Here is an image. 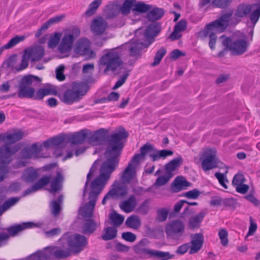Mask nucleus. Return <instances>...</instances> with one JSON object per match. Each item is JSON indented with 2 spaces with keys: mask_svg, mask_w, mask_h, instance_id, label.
Wrapping results in <instances>:
<instances>
[{
  "mask_svg": "<svg viewBox=\"0 0 260 260\" xmlns=\"http://www.w3.org/2000/svg\"><path fill=\"white\" fill-rule=\"evenodd\" d=\"M128 136V133L123 128L112 134L109 138L108 146L105 154L107 159L101 166L100 175L91 183L89 202L79 209V213L83 217L90 218L92 216L99 194L118 165V157L123 147L122 140L126 139Z\"/></svg>",
  "mask_w": 260,
  "mask_h": 260,
  "instance_id": "nucleus-1",
  "label": "nucleus"
},
{
  "mask_svg": "<svg viewBox=\"0 0 260 260\" xmlns=\"http://www.w3.org/2000/svg\"><path fill=\"white\" fill-rule=\"evenodd\" d=\"M23 136L22 131H16L6 134L3 137V141L7 143L0 147V182L4 180L9 173L8 166L12 160V156L19 149L18 146L10 144L21 140Z\"/></svg>",
  "mask_w": 260,
  "mask_h": 260,
  "instance_id": "nucleus-2",
  "label": "nucleus"
},
{
  "mask_svg": "<svg viewBox=\"0 0 260 260\" xmlns=\"http://www.w3.org/2000/svg\"><path fill=\"white\" fill-rule=\"evenodd\" d=\"M249 14L250 20L253 25H255L260 17V4L250 5L242 3L239 4L236 9L232 21L238 24L243 18Z\"/></svg>",
  "mask_w": 260,
  "mask_h": 260,
  "instance_id": "nucleus-3",
  "label": "nucleus"
},
{
  "mask_svg": "<svg viewBox=\"0 0 260 260\" xmlns=\"http://www.w3.org/2000/svg\"><path fill=\"white\" fill-rule=\"evenodd\" d=\"M121 52L119 49H113L106 51L99 60V66L104 68V72H115L123 63L121 58Z\"/></svg>",
  "mask_w": 260,
  "mask_h": 260,
  "instance_id": "nucleus-4",
  "label": "nucleus"
},
{
  "mask_svg": "<svg viewBox=\"0 0 260 260\" xmlns=\"http://www.w3.org/2000/svg\"><path fill=\"white\" fill-rule=\"evenodd\" d=\"M71 251L68 247L48 246L34 253L37 260H54L66 258L71 255Z\"/></svg>",
  "mask_w": 260,
  "mask_h": 260,
  "instance_id": "nucleus-5",
  "label": "nucleus"
},
{
  "mask_svg": "<svg viewBox=\"0 0 260 260\" xmlns=\"http://www.w3.org/2000/svg\"><path fill=\"white\" fill-rule=\"evenodd\" d=\"M87 86L84 83H74L72 88L59 94L60 100L64 103L71 105L80 101L87 91Z\"/></svg>",
  "mask_w": 260,
  "mask_h": 260,
  "instance_id": "nucleus-6",
  "label": "nucleus"
},
{
  "mask_svg": "<svg viewBox=\"0 0 260 260\" xmlns=\"http://www.w3.org/2000/svg\"><path fill=\"white\" fill-rule=\"evenodd\" d=\"M222 44L229 49L234 55H240L245 53L248 50L249 43L245 36L241 38L232 40L230 37L222 36L220 37Z\"/></svg>",
  "mask_w": 260,
  "mask_h": 260,
  "instance_id": "nucleus-7",
  "label": "nucleus"
},
{
  "mask_svg": "<svg viewBox=\"0 0 260 260\" xmlns=\"http://www.w3.org/2000/svg\"><path fill=\"white\" fill-rule=\"evenodd\" d=\"M59 241L66 243L71 251L78 253L83 250L88 245L87 239L79 234L67 233L62 236Z\"/></svg>",
  "mask_w": 260,
  "mask_h": 260,
  "instance_id": "nucleus-8",
  "label": "nucleus"
},
{
  "mask_svg": "<svg viewBox=\"0 0 260 260\" xmlns=\"http://www.w3.org/2000/svg\"><path fill=\"white\" fill-rule=\"evenodd\" d=\"M38 79V77L30 75L23 77L19 83L18 96L21 99H32L36 90L31 86L33 82Z\"/></svg>",
  "mask_w": 260,
  "mask_h": 260,
  "instance_id": "nucleus-9",
  "label": "nucleus"
},
{
  "mask_svg": "<svg viewBox=\"0 0 260 260\" xmlns=\"http://www.w3.org/2000/svg\"><path fill=\"white\" fill-rule=\"evenodd\" d=\"M190 244L189 243H184L179 246L176 250V253L183 254L190 248L189 253L192 254L198 252L202 247L204 243V236L202 233L191 234L190 236Z\"/></svg>",
  "mask_w": 260,
  "mask_h": 260,
  "instance_id": "nucleus-10",
  "label": "nucleus"
},
{
  "mask_svg": "<svg viewBox=\"0 0 260 260\" xmlns=\"http://www.w3.org/2000/svg\"><path fill=\"white\" fill-rule=\"evenodd\" d=\"M80 34L78 28H74L70 31L66 32L62 37L58 50L61 53H66L72 50L73 43L76 38Z\"/></svg>",
  "mask_w": 260,
  "mask_h": 260,
  "instance_id": "nucleus-11",
  "label": "nucleus"
},
{
  "mask_svg": "<svg viewBox=\"0 0 260 260\" xmlns=\"http://www.w3.org/2000/svg\"><path fill=\"white\" fill-rule=\"evenodd\" d=\"M161 26L158 23H152L147 26L144 31L142 29L136 31V35H142L141 40L145 43V47L147 48L153 41L154 37H156L160 31Z\"/></svg>",
  "mask_w": 260,
  "mask_h": 260,
  "instance_id": "nucleus-12",
  "label": "nucleus"
},
{
  "mask_svg": "<svg viewBox=\"0 0 260 260\" xmlns=\"http://www.w3.org/2000/svg\"><path fill=\"white\" fill-rule=\"evenodd\" d=\"M165 232L169 238L178 240L184 233V225L183 222L179 220L172 221L166 225Z\"/></svg>",
  "mask_w": 260,
  "mask_h": 260,
  "instance_id": "nucleus-13",
  "label": "nucleus"
},
{
  "mask_svg": "<svg viewBox=\"0 0 260 260\" xmlns=\"http://www.w3.org/2000/svg\"><path fill=\"white\" fill-rule=\"evenodd\" d=\"M216 151L214 149H209L205 151L200 158L202 161V168L204 171L215 168L217 166V159L216 156Z\"/></svg>",
  "mask_w": 260,
  "mask_h": 260,
  "instance_id": "nucleus-14",
  "label": "nucleus"
},
{
  "mask_svg": "<svg viewBox=\"0 0 260 260\" xmlns=\"http://www.w3.org/2000/svg\"><path fill=\"white\" fill-rule=\"evenodd\" d=\"M233 15L232 11L222 13L218 19L211 22L210 26L213 25V26L218 28L219 31L223 32L230 24L236 25L238 24L233 22Z\"/></svg>",
  "mask_w": 260,
  "mask_h": 260,
  "instance_id": "nucleus-15",
  "label": "nucleus"
},
{
  "mask_svg": "<svg viewBox=\"0 0 260 260\" xmlns=\"http://www.w3.org/2000/svg\"><path fill=\"white\" fill-rule=\"evenodd\" d=\"M220 32L219 30L213 26V25L210 26L209 23L207 24L203 30L198 33V37L202 39L209 37L210 38L209 43V47L212 50H214L217 40L216 34Z\"/></svg>",
  "mask_w": 260,
  "mask_h": 260,
  "instance_id": "nucleus-16",
  "label": "nucleus"
},
{
  "mask_svg": "<svg viewBox=\"0 0 260 260\" xmlns=\"http://www.w3.org/2000/svg\"><path fill=\"white\" fill-rule=\"evenodd\" d=\"M108 27V22L102 17H98L93 19L90 24V30L95 35L103 34Z\"/></svg>",
  "mask_w": 260,
  "mask_h": 260,
  "instance_id": "nucleus-17",
  "label": "nucleus"
},
{
  "mask_svg": "<svg viewBox=\"0 0 260 260\" xmlns=\"http://www.w3.org/2000/svg\"><path fill=\"white\" fill-rule=\"evenodd\" d=\"M145 43L141 40H133L124 45L126 49H127L129 54L131 56H137L140 55V52L143 48L145 47Z\"/></svg>",
  "mask_w": 260,
  "mask_h": 260,
  "instance_id": "nucleus-18",
  "label": "nucleus"
},
{
  "mask_svg": "<svg viewBox=\"0 0 260 260\" xmlns=\"http://www.w3.org/2000/svg\"><path fill=\"white\" fill-rule=\"evenodd\" d=\"M245 181L246 179L243 174L238 173L235 175L232 180V184L237 192L244 194L248 191L249 186L244 184Z\"/></svg>",
  "mask_w": 260,
  "mask_h": 260,
  "instance_id": "nucleus-19",
  "label": "nucleus"
},
{
  "mask_svg": "<svg viewBox=\"0 0 260 260\" xmlns=\"http://www.w3.org/2000/svg\"><path fill=\"white\" fill-rule=\"evenodd\" d=\"M51 176H43L35 184L25 190L23 196H25L42 189L44 186L48 185L50 181Z\"/></svg>",
  "mask_w": 260,
  "mask_h": 260,
  "instance_id": "nucleus-20",
  "label": "nucleus"
},
{
  "mask_svg": "<svg viewBox=\"0 0 260 260\" xmlns=\"http://www.w3.org/2000/svg\"><path fill=\"white\" fill-rule=\"evenodd\" d=\"M108 131L105 128H100L95 131L88 138V142L93 146L101 145L105 141Z\"/></svg>",
  "mask_w": 260,
  "mask_h": 260,
  "instance_id": "nucleus-21",
  "label": "nucleus"
},
{
  "mask_svg": "<svg viewBox=\"0 0 260 260\" xmlns=\"http://www.w3.org/2000/svg\"><path fill=\"white\" fill-rule=\"evenodd\" d=\"M51 178H52L51 176ZM64 176L59 171L57 172L56 176L52 179H50V188L49 190L51 193H56L61 190L64 181Z\"/></svg>",
  "mask_w": 260,
  "mask_h": 260,
  "instance_id": "nucleus-22",
  "label": "nucleus"
},
{
  "mask_svg": "<svg viewBox=\"0 0 260 260\" xmlns=\"http://www.w3.org/2000/svg\"><path fill=\"white\" fill-rule=\"evenodd\" d=\"M109 191L112 192V198L123 197L127 194L128 188L124 182H115Z\"/></svg>",
  "mask_w": 260,
  "mask_h": 260,
  "instance_id": "nucleus-23",
  "label": "nucleus"
},
{
  "mask_svg": "<svg viewBox=\"0 0 260 260\" xmlns=\"http://www.w3.org/2000/svg\"><path fill=\"white\" fill-rule=\"evenodd\" d=\"M25 52L32 61H37L40 60L44 56L45 50L42 47L38 46L26 49Z\"/></svg>",
  "mask_w": 260,
  "mask_h": 260,
  "instance_id": "nucleus-24",
  "label": "nucleus"
},
{
  "mask_svg": "<svg viewBox=\"0 0 260 260\" xmlns=\"http://www.w3.org/2000/svg\"><path fill=\"white\" fill-rule=\"evenodd\" d=\"M57 91L55 87L48 86L40 88L35 92L32 99L36 100H42L45 96L48 95H57Z\"/></svg>",
  "mask_w": 260,
  "mask_h": 260,
  "instance_id": "nucleus-25",
  "label": "nucleus"
},
{
  "mask_svg": "<svg viewBox=\"0 0 260 260\" xmlns=\"http://www.w3.org/2000/svg\"><path fill=\"white\" fill-rule=\"evenodd\" d=\"M35 226L33 222H24L21 224H16L7 228L6 230L9 233L10 236H15L19 232L28 228H31Z\"/></svg>",
  "mask_w": 260,
  "mask_h": 260,
  "instance_id": "nucleus-26",
  "label": "nucleus"
},
{
  "mask_svg": "<svg viewBox=\"0 0 260 260\" xmlns=\"http://www.w3.org/2000/svg\"><path fill=\"white\" fill-rule=\"evenodd\" d=\"M119 12V4L117 1L108 5L105 10L106 17L109 19L116 17Z\"/></svg>",
  "mask_w": 260,
  "mask_h": 260,
  "instance_id": "nucleus-27",
  "label": "nucleus"
},
{
  "mask_svg": "<svg viewBox=\"0 0 260 260\" xmlns=\"http://www.w3.org/2000/svg\"><path fill=\"white\" fill-rule=\"evenodd\" d=\"M136 206V200L134 196H130L128 199L121 202L119 207L126 213L132 212Z\"/></svg>",
  "mask_w": 260,
  "mask_h": 260,
  "instance_id": "nucleus-28",
  "label": "nucleus"
},
{
  "mask_svg": "<svg viewBox=\"0 0 260 260\" xmlns=\"http://www.w3.org/2000/svg\"><path fill=\"white\" fill-rule=\"evenodd\" d=\"M41 151V146H39L37 144H33L30 148L24 149L22 150V155L26 158L37 157Z\"/></svg>",
  "mask_w": 260,
  "mask_h": 260,
  "instance_id": "nucleus-29",
  "label": "nucleus"
},
{
  "mask_svg": "<svg viewBox=\"0 0 260 260\" xmlns=\"http://www.w3.org/2000/svg\"><path fill=\"white\" fill-rule=\"evenodd\" d=\"M182 158L180 156L175 158L165 165L166 174L169 177H172L174 174L173 172L180 165L182 162Z\"/></svg>",
  "mask_w": 260,
  "mask_h": 260,
  "instance_id": "nucleus-30",
  "label": "nucleus"
},
{
  "mask_svg": "<svg viewBox=\"0 0 260 260\" xmlns=\"http://www.w3.org/2000/svg\"><path fill=\"white\" fill-rule=\"evenodd\" d=\"M98 226V224L93 220L85 219L82 226V232L84 234H91L96 230Z\"/></svg>",
  "mask_w": 260,
  "mask_h": 260,
  "instance_id": "nucleus-31",
  "label": "nucleus"
},
{
  "mask_svg": "<svg viewBox=\"0 0 260 260\" xmlns=\"http://www.w3.org/2000/svg\"><path fill=\"white\" fill-rule=\"evenodd\" d=\"M206 213L202 211L196 215L191 217L188 220V225L189 229H193L200 226V223L203 220Z\"/></svg>",
  "mask_w": 260,
  "mask_h": 260,
  "instance_id": "nucleus-32",
  "label": "nucleus"
},
{
  "mask_svg": "<svg viewBox=\"0 0 260 260\" xmlns=\"http://www.w3.org/2000/svg\"><path fill=\"white\" fill-rule=\"evenodd\" d=\"M136 170L135 167H133L131 164H128L127 167L123 171L121 177V179L124 183L130 182L135 175Z\"/></svg>",
  "mask_w": 260,
  "mask_h": 260,
  "instance_id": "nucleus-33",
  "label": "nucleus"
},
{
  "mask_svg": "<svg viewBox=\"0 0 260 260\" xmlns=\"http://www.w3.org/2000/svg\"><path fill=\"white\" fill-rule=\"evenodd\" d=\"M151 8V6L146 4L143 2H138L134 3L133 13L134 15L142 14L147 12Z\"/></svg>",
  "mask_w": 260,
  "mask_h": 260,
  "instance_id": "nucleus-34",
  "label": "nucleus"
},
{
  "mask_svg": "<svg viewBox=\"0 0 260 260\" xmlns=\"http://www.w3.org/2000/svg\"><path fill=\"white\" fill-rule=\"evenodd\" d=\"M165 14V11L162 8H155L147 13V18L150 21H154L161 18Z\"/></svg>",
  "mask_w": 260,
  "mask_h": 260,
  "instance_id": "nucleus-35",
  "label": "nucleus"
},
{
  "mask_svg": "<svg viewBox=\"0 0 260 260\" xmlns=\"http://www.w3.org/2000/svg\"><path fill=\"white\" fill-rule=\"evenodd\" d=\"M38 177V173L36 170L31 168L25 170L22 175L23 179L27 183H32L36 181Z\"/></svg>",
  "mask_w": 260,
  "mask_h": 260,
  "instance_id": "nucleus-36",
  "label": "nucleus"
},
{
  "mask_svg": "<svg viewBox=\"0 0 260 260\" xmlns=\"http://www.w3.org/2000/svg\"><path fill=\"white\" fill-rule=\"evenodd\" d=\"M90 41L86 38H83L79 40L77 43L76 47L75 49V52L80 55L86 51V50L89 47Z\"/></svg>",
  "mask_w": 260,
  "mask_h": 260,
  "instance_id": "nucleus-37",
  "label": "nucleus"
},
{
  "mask_svg": "<svg viewBox=\"0 0 260 260\" xmlns=\"http://www.w3.org/2000/svg\"><path fill=\"white\" fill-rule=\"evenodd\" d=\"M87 138V133L85 130L72 136L70 138V142L73 144H79L83 143Z\"/></svg>",
  "mask_w": 260,
  "mask_h": 260,
  "instance_id": "nucleus-38",
  "label": "nucleus"
},
{
  "mask_svg": "<svg viewBox=\"0 0 260 260\" xmlns=\"http://www.w3.org/2000/svg\"><path fill=\"white\" fill-rule=\"evenodd\" d=\"M124 217L116 213L113 212L109 216V224L113 225L114 227H119L120 226L124 221Z\"/></svg>",
  "mask_w": 260,
  "mask_h": 260,
  "instance_id": "nucleus-39",
  "label": "nucleus"
},
{
  "mask_svg": "<svg viewBox=\"0 0 260 260\" xmlns=\"http://www.w3.org/2000/svg\"><path fill=\"white\" fill-rule=\"evenodd\" d=\"M117 235V230L114 226H108L104 230V234L102 238L104 240L108 241L115 238Z\"/></svg>",
  "mask_w": 260,
  "mask_h": 260,
  "instance_id": "nucleus-40",
  "label": "nucleus"
},
{
  "mask_svg": "<svg viewBox=\"0 0 260 260\" xmlns=\"http://www.w3.org/2000/svg\"><path fill=\"white\" fill-rule=\"evenodd\" d=\"M136 3V0H125L123 4L119 5V11L123 15H126L130 13L131 10L133 11L134 3Z\"/></svg>",
  "mask_w": 260,
  "mask_h": 260,
  "instance_id": "nucleus-41",
  "label": "nucleus"
},
{
  "mask_svg": "<svg viewBox=\"0 0 260 260\" xmlns=\"http://www.w3.org/2000/svg\"><path fill=\"white\" fill-rule=\"evenodd\" d=\"M125 225L130 228L137 230L141 225V220L137 216L132 215L128 217L125 222Z\"/></svg>",
  "mask_w": 260,
  "mask_h": 260,
  "instance_id": "nucleus-42",
  "label": "nucleus"
},
{
  "mask_svg": "<svg viewBox=\"0 0 260 260\" xmlns=\"http://www.w3.org/2000/svg\"><path fill=\"white\" fill-rule=\"evenodd\" d=\"M191 183L186 181L183 177H177L174 181V187L175 191H178L183 187L190 186Z\"/></svg>",
  "mask_w": 260,
  "mask_h": 260,
  "instance_id": "nucleus-43",
  "label": "nucleus"
},
{
  "mask_svg": "<svg viewBox=\"0 0 260 260\" xmlns=\"http://www.w3.org/2000/svg\"><path fill=\"white\" fill-rule=\"evenodd\" d=\"M102 4V0H94L91 3L85 12L86 17H90L95 13L96 11Z\"/></svg>",
  "mask_w": 260,
  "mask_h": 260,
  "instance_id": "nucleus-44",
  "label": "nucleus"
},
{
  "mask_svg": "<svg viewBox=\"0 0 260 260\" xmlns=\"http://www.w3.org/2000/svg\"><path fill=\"white\" fill-rule=\"evenodd\" d=\"M233 0H212L211 5L214 8L225 9L232 3Z\"/></svg>",
  "mask_w": 260,
  "mask_h": 260,
  "instance_id": "nucleus-45",
  "label": "nucleus"
},
{
  "mask_svg": "<svg viewBox=\"0 0 260 260\" xmlns=\"http://www.w3.org/2000/svg\"><path fill=\"white\" fill-rule=\"evenodd\" d=\"M167 53V50L162 47L160 48L156 53L154 57V61L151 63V66L155 67L159 64L162 57L165 55Z\"/></svg>",
  "mask_w": 260,
  "mask_h": 260,
  "instance_id": "nucleus-46",
  "label": "nucleus"
},
{
  "mask_svg": "<svg viewBox=\"0 0 260 260\" xmlns=\"http://www.w3.org/2000/svg\"><path fill=\"white\" fill-rule=\"evenodd\" d=\"M218 235L221 245L224 247L227 246L229 243L228 231L225 229H221L219 231Z\"/></svg>",
  "mask_w": 260,
  "mask_h": 260,
  "instance_id": "nucleus-47",
  "label": "nucleus"
},
{
  "mask_svg": "<svg viewBox=\"0 0 260 260\" xmlns=\"http://www.w3.org/2000/svg\"><path fill=\"white\" fill-rule=\"evenodd\" d=\"M228 171L226 170L225 172V174H221L219 172H217L215 174V176L217 179L219 183L225 189L228 188V186L225 183L229 182L226 178V174L228 173Z\"/></svg>",
  "mask_w": 260,
  "mask_h": 260,
  "instance_id": "nucleus-48",
  "label": "nucleus"
},
{
  "mask_svg": "<svg viewBox=\"0 0 260 260\" xmlns=\"http://www.w3.org/2000/svg\"><path fill=\"white\" fill-rule=\"evenodd\" d=\"M61 35L59 32H55L53 36L50 37L48 42V46L49 48H55L60 39Z\"/></svg>",
  "mask_w": 260,
  "mask_h": 260,
  "instance_id": "nucleus-49",
  "label": "nucleus"
},
{
  "mask_svg": "<svg viewBox=\"0 0 260 260\" xmlns=\"http://www.w3.org/2000/svg\"><path fill=\"white\" fill-rule=\"evenodd\" d=\"M171 177H169L168 175L160 176L157 178L156 181L154 183L155 186H160L166 184Z\"/></svg>",
  "mask_w": 260,
  "mask_h": 260,
  "instance_id": "nucleus-50",
  "label": "nucleus"
},
{
  "mask_svg": "<svg viewBox=\"0 0 260 260\" xmlns=\"http://www.w3.org/2000/svg\"><path fill=\"white\" fill-rule=\"evenodd\" d=\"M19 200V198H12L5 202L2 207L3 211H6L11 206L14 205Z\"/></svg>",
  "mask_w": 260,
  "mask_h": 260,
  "instance_id": "nucleus-51",
  "label": "nucleus"
},
{
  "mask_svg": "<svg viewBox=\"0 0 260 260\" xmlns=\"http://www.w3.org/2000/svg\"><path fill=\"white\" fill-rule=\"evenodd\" d=\"M168 215V211L165 208L159 209L157 211V219L158 221L162 222L166 220Z\"/></svg>",
  "mask_w": 260,
  "mask_h": 260,
  "instance_id": "nucleus-52",
  "label": "nucleus"
},
{
  "mask_svg": "<svg viewBox=\"0 0 260 260\" xmlns=\"http://www.w3.org/2000/svg\"><path fill=\"white\" fill-rule=\"evenodd\" d=\"M30 58L27 55L26 53L24 51V55L22 56L21 63L19 68H16L17 71H20L26 69L28 65V60Z\"/></svg>",
  "mask_w": 260,
  "mask_h": 260,
  "instance_id": "nucleus-53",
  "label": "nucleus"
},
{
  "mask_svg": "<svg viewBox=\"0 0 260 260\" xmlns=\"http://www.w3.org/2000/svg\"><path fill=\"white\" fill-rule=\"evenodd\" d=\"M64 67L63 65L58 66L55 70L56 78L59 81H63L65 79V76L63 74Z\"/></svg>",
  "mask_w": 260,
  "mask_h": 260,
  "instance_id": "nucleus-54",
  "label": "nucleus"
},
{
  "mask_svg": "<svg viewBox=\"0 0 260 260\" xmlns=\"http://www.w3.org/2000/svg\"><path fill=\"white\" fill-rule=\"evenodd\" d=\"M200 194V191L197 189H194L184 193L183 196L188 199H197Z\"/></svg>",
  "mask_w": 260,
  "mask_h": 260,
  "instance_id": "nucleus-55",
  "label": "nucleus"
},
{
  "mask_svg": "<svg viewBox=\"0 0 260 260\" xmlns=\"http://www.w3.org/2000/svg\"><path fill=\"white\" fill-rule=\"evenodd\" d=\"M121 237L125 241L129 242H134L137 238L135 234L129 232L123 233Z\"/></svg>",
  "mask_w": 260,
  "mask_h": 260,
  "instance_id": "nucleus-56",
  "label": "nucleus"
},
{
  "mask_svg": "<svg viewBox=\"0 0 260 260\" xmlns=\"http://www.w3.org/2000/svg\"><path fill=\"white\" fill-rule=\"evenodd\" d=\"M51 210L52 213L55 215H57L60 211V205L56 201H53L51 203Z\"/></svg>",
  "mask_w": 260,
  "mask_h": 260,
  "instance_id": "nucleus-57",
  "label": "nucleus"
},
{
  "mask_svg": "<svg viewBox=\"0 0 260 260\" xmlns=\"http://www.w3.org/2000/svg\"><path fill=\"white\" fill-rule=\"evenodd\" d=\"M141 155L139 153L135 154L128 164H131L132 167L136 169V167L140 164V161L144 159Z\"/></svg>",
  "mask_w": 260,
  "mask_h": 260,
  "instance_id": "nucleus-58",
  "label": "nucleus"
},
{
  "mask_svg": "<svg viewBox=\"0 0 260 260\" xmlns=\"http://www.w3.org/2000/svg\"><path fill=\"white\" fill-rule=\"evenodd\" d=\"M187 27V22L185 20H181L176 24L174 28L178 31L182 32L185 30Z\"/></svg>",
  "mask_w": 260,
  "mask_h": 260,
  "instance_id": "nucleus-59",
  "label": "nucleus"
},
{
  "mask_svg": "<svg viewBox=\"0 0 260 260\" xmlns=\"http://www.w3.org/2000/svg\"><path fill=\"white\" fill-rule=\"evenodd\" d=\"M61 233V229L59 228H54L45 232V236L47 238H51L58 235Z\"/></svg>",
  "mask_w": 260,
  "mask_h": 260,
  "instance_id": "nucleus-60",
  "label": "nucleus"
},
{
  "mask_svg": "<svg viewBox=\"0 0 260 260\" xmlns=\"http://www.w3.org/2000/svg\"><path fill=\"white\" fill-rule=\"evenodd\" d=\"M64 18V15H61L59 16H56L53 18H50L47 22L46 24L49 27L50 25L60 22Z\"/></svg>",
  "mask_w": 260,
  "mask_h": 260,
  "instance_id": "nucleus-61",
  "label": "nucleus"
},
{
  "mask_svg": "<svg viewBox=\"0 0 260 260\" xmlns=\"http://www.w3.org/2000/svg\"><path fill=\"white\" fill-rule=\"evenodd\" d=\"M153 149L152 145L150 144H145L143 147H142L140 149V153L139 154L141 155V156L145 158L146 154L148 153L149 151H151Z\"/></svg>",
  "mask_w": 260,
  "mask_h": 260,
  "instance_id": "nucleus-62",
  "label": "nucleus"
},
{
  "mask_svg": "<svg viewBox=\"0 0 260 260\" xmlns=\"http://www.w3.org/2000/svg\"><path fill=\"white\" fill-rule=\"evenodd\" d=\"M128 76V73H126L123 75L120 79H119L115 83V85L113 86V89L115 90L121 86L125 83Z\"/></svg>",
  "mask_w": 260,
  "mask_h": 260,
  "instance_id": "nucleus-63",
  "label": "nucleus"
},
{
  "mask_svg": "<svg viewBox=\"0 0 260 260\" xmlns=\"http://www.w3.org/2000/svg\"><path fill=\"white\" fill-rule=\"evenodd\" d=\"M185 53L181 51L179 49H175L173 50L170 54L171 58L173 60H176L180 56H184Z\"/></svg>",
  "mask_w": 260,
  "mask_h": 260,
  "instance_id": "nucleus-64",
  "label": "nucleus"
}]
</instances>
